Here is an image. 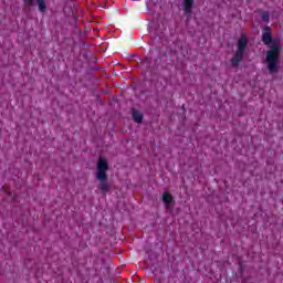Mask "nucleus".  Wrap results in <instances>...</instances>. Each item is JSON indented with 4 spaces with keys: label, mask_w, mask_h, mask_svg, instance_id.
<instances>
[{
    "label": "nucleus",
    "mask_w": 283,
    "mask_h": 283,
    "mask_svg": "<svg viewBox=\"0 0 283 283\" xmlns=\"http://www.w3.org/2000/svg\"><path fill=\"white\" fill-rule=\"evenodd\" d=\"M108 169L109 165L107 164V159L99 157L97 160L96 179L101 182L99 188L103 193H107V191H109V184H107Z\"/></svg>",
    "instance_id": "f03ea898"
},
{
    "label": "nucleus",
    "mask_w": 283,
    "mask_h": 283,
    "mask_svg": "<svg viewBox=\"0 0 283 283\" xmlns=\"http://www.w3.org/2000/svg\"><path fill=\"white\" fill-rule=\"evenodd\" d=\"M248 43L249 40L247 38L239 39L237 53L232 57L233 67H238V65H240V61H242L244 56V50H247Z\"/></svg>",
    "instance_id": "7ed1b4c3"
},
{
    "label": "nucleus",
    "mask_w": 283,
    "mask_h": 283,
    "mask_svg": "<svg viewBox=\"0 0 283 283\" xmlns=\"http://www.w3.org/2000/svg\"><path fill=\"white\" fill-rule=\"evenodd\" d=\"M263 43L269 48L265 53V63L270 74H277L280 72V52L282 51V43L272 36H263Z\"/></svg>",
    "instance_id": "f257e3e1"
},
{
    "label": "nucleus",
    "mask_w": 283,
    "mask_h": 283,
    "mask_svg": "<svg viewBox=\"0 0 283 283\" xmlns=\"http://www.w3.org/2000/svg\"><path fill=\"white\" fill-rule=\"evenodd\" d=\"M262 36H273V33H271V28L269 25H265L263 28Z\"/></svg>",
    "instance_id": "6e6552de"
},
{
    "label": "nucleus",
    "mask_w": 283,
    "mask_h": 283,
    "mask_svg": "<svg viewBox=\"0 0 283 283\" xmlns=\"http://www.w3.org/2000/svg\"><path fill=\"white\" fill-rule=\"evenodd\" d=\"M261 19L265 22L269 23V19H271V14L269 13V11H263L261 14Z\"/></svg>",
    "instance_id": "1a4fd4ad"
},
{
    "label": "nucleus",
    "mask_w": 283,
    "mask_h": 283,
    "mask_svg": "<svg viewBox=\"0 0 283 283\" xmlns=\"http://www.w3.org/2000/svg\"><path fill=\"white\" fill-rule=\"evenodd\" d=\"M133 118H134L135 123H143V113H140L138 111H134Z\"/></svg>",
    "instance_id": "0eeeda50"
},
{
    "label": "nucleus",
    "mask_w": 283,
    "mask_h": 283,
    "mask_svg": "<svg viewBox=\"0 0 283 283\" xmlns=\"http://www.w3.org/2000/svg\"><path fill=\"white\" fill-rule=\"evenodd\" d=\"M24 4L28 8H32L34 6V0H23ZM38 1V8L40 12H45L48 10V4L45 3V0H36Z\"/></svg>",
    "instance_id": "39448f33"
},
{
    "label": "nucleus",
    "mask_w": 283,
    "mask_h": 283,
    "mask_svg": "<svg viewBox=\"0 0 283 283\" xmlns=\"http://www.w3.org/2000/svg\"><path fill=\"white\" fill-rule=\"evenodd\" d=\"M241 36H247L245 34H241Z\"/></svg>",
    "instance_id": "9b49d317"
},
{
    "label": "nucleus",
    "mask_w": 283,
    "mask_h": 283,
    "mask_svg": "<svg viewBox=\"0 0 283 283\" xmlns=\"http://www.w3.org/2000/svg\"><path fill=\"white\" fill-rule=\"evenodd\" d=\"M193 3H196V0H182V11L185 17H191L193 12Z\"/></svg>",
    "instance_id": "20e7f679"
},
{
    "label": "nucleus",
    "mask_w": 283,
    "mask_h": 283,
    "mask_svg": "<svg viewBox=\"0 0 283 283\" xmlns=\"http://www.w3.org/2000/svg\"><path fill=\"white\" fill-rule=\"evenodd\" d=\"M94 34H98V29L93 30Z\"/></svg>",
    "instance_id": "9d476101"
},
{
    "label": "nucleus",
    "mask_w": 283,
    "mask_h": 283,
    "mask_svg": "<svg viewBox=\"0 0 283 283\" xmlns=\"http://www.w3.org/2000/svg\"><path fill=\"white\" fill-rule=\"evenodd\" d=\"M163 202L167 209H171V205H174V197L169 192H164Z\"/></svg>",
    "instance_id": "423d86ee"
}]
</instances>
